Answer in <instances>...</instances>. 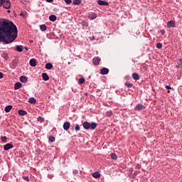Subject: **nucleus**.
I'll return each instance as SVG.
<instances>
[{
	"label": "nucleus",
	"instance_id": "f257e3e1",
	"mask_svg": "<svg viewBox=\"0 0 182 182\" xmlns=\"http://www.w3.org/2000/svg\"><path fill=\"white\" fill-rule=\"evenodd\" d=\"M18 38V28L8 19H0V42L4 45L12 43Z\"/></svg>",
	"mask_w": 182,
	"mask_h": 182
},
{
	"label": "nucleus",
	"instance_id": "f03ea898",
	"mask_svg": "<svg viewBox=\"0 0 182 182\" xmlns=\"http://www.w3.org/2000/svg\"><path fill=\"white\" fill-rule=\"evenodd\" d=\"M82 126L85 130H89V129H90V130H95V129L97 127V123L91 122L90 124L89 122H83Z\"/></svg>",
	"mask_w": 182,
	"mask_h": 182
},
{
	"label": "nucleus",
	"instance_id": "7ed1b4c3",
	"mask_svg": "<svg viewBox=\"0 0 182 182\" xmlns=\"http://www.w3.org/2000/svg\"><path fill=\"white\" fill-rule=\"evenodd\" d=\"M0 6H3L5 9L11 8V1L9 0H0Z\"/></svg>",
	"mask_w": 182,
	"mask_h": 182
},
{
	"label": "nucleus",
	"instance_id": "20e7f679",
	"mask_svg": "<svg viewBox=\"0 0 182 182\" xmlns=\"http://www.w3.org/2000/svg\"><path fill=\"white\" fill-rule=\"evenodd\" d=\"M100 58L99 57H95L93 58L92 60V63L93 65H95V66H97L100 63Z\"/></svg>",
	"mask_w": 182,
	"mask_h": 182
},
{
	"label": "nucleus",
	"instance_id": "39448f33",
	"mask_svg": "<svg viewBox=\"0 0 182 182\" xmlns=\"http://www.w3.org/2000/svg\"><path fill=\"white\" fill-rule=\"evenodd\" d=\"M97 4L98 5H101L102 6H107L109 5V2L105 1L103 0H98Z\"/></svg>",
	"mask_w": 182,
	"mask_h": 182
},
{
	"label": "nucleus",
	"instance_id": "423d86ee",
	"mask_svg": "<svg viewBox=\"0 0 182 182\" xmlns=\"http://www.w3.org/2000/svg\"><path fill=\"white\" fill-rule=\"evenodd\" d=\"M63 127L64 130H66V131L69 130V129H70V122H64Z\"/></svg>",
	"mask_w": 182,
	"mask_h": 182
},
{
	"label": "nucleus",
	"instance_id": "0eeeda50",
	"mask_svg": "<svg viewBox=\"0 0 182 182\" xmlns=\"http://www.w3.org/2000/svg\"><path fill=\"white\" fill-rule=\"evenodd\" d=\"M11 149H14V145H12V144H6L4 146V150H6V151H8Z\"/></svg>",
	"mask_w": 182,
	"mask_h": 182
},
{
	"label": "nucleus",
	"instance_id": "6e6552de",
	"mask_svg": "<svg viewBox=\"0 0 182 182\" xmlns=\"http://www.w3.org/2000/svg\"><path fill=\"white\" fill-rule=\"evenodd\" d=\"M107 73H109V69L108 68H102L100 70V74L101 75H107Z\"/></svg>",
	"mask_w": 182,
	"mask_h": 182
},
{
	"label": "nucleus",
	"instance_id": "1a4fd4ad",
	"mask_svg": "<svg viewBox=\"0 0 182 182\" xmlns=\"http://www.w3.org/2000/svg\"><path fill=\"white\" fill-rule=\"evenodd\" d=\"M22 87V83L20 82H17L14 84V90H18V89H21Z\"/></svg>",
	"mask_w": 182,
	"mask_h": 182
},
{
	"label": "nucleus",
	"instance_id": "9d476101",
	"mask_svg": "<svg viewBox=\"0 0 182 182\" xmlns=\"http://www.w3.org/2000/svg\"><path fill=\"white\" fill-rule=\"evenodd\" d=\"M132 78L134 80H140V75L137 73H132Z\"/></svg>",
	"mask_w": 182,
	"mask_h": 182
},
{
	"label": "nucleus",
	"instance_id": "9b49d317",
	"mask_svg": "<svg viewBox=\"0 0 182 182\" xmlns=\"http://www.w3.org/2000/svg\"><path fill=\"white\" fill-rule=\"evenodd\" d=\"M175 25H176V23H174V21H169L167 23L168 28H174Z\"/></svg>",
	"mask_w": 182,
	"mask_h": 182
},
{
	"label": "nucleus",
	"instance_id": "f8f14e48",
	"mask_svg": "<svg viewBox=\"0 0 182 182\" xmlns=\"http://www.w3.org/2000/svg\"><path fill=\"white\" fill-rule=\"evenodd\" d=\"M42 77H43V80H45L46 82L49 80V75H48V73H42Z\"/></svg>",
	"mask_w": 182,
	"mask_h": 182
},
{
	"label": "nucleus",
	"instance_id": "ddd939ff",
	"mask_svg": "<svg viewBox=\"0 0 182 182\" xmlns=\"http://www.w3.org/2000/svg\"><path fill=\"white\" fill-rule=\"evenodd\" d=\"M18 113L20 116H26L28 114V112L23 109H19Z\"/></svg>",
	"mask_w": 182,
	"mask_h": 182
},
{
	"label": "nucleus",
	"instance_id": "4468645a",
	"mask_svg": "<svg viewBox=\"0 0 182 182\" xmlns=\"http://www.w3.org/2000/svg\"><path fill=\"white\" fill-rule=\"evenodd\" d=\"M29 63H30V66L35 68V66H36V60L33 58L30 60Z\"/></svg>",
	"mask_w": 182,
	"mask_h": 182
},
{
	"label": "nucleus",
	"instance_id": "2eb2a0df",
	"mask_svg": "<svg viewBox=\"0 0 182 182\" xmlns=\"http://www.w3.org/2000/svg\"><path fill=\"white\" fill-rule=\"evenodd\" d=\"M20 81L22 83H26V82H28V77H26V76L22 75L20 77Z\"/></svg>",
	"mask_w": 182,
	"mask_h": 182
},
{
	"label": "nucleus",
	"instance_id": "dca6fc26",
	"mask_svg": "<svg viewBox=\"0 0 182 182\" xmlns=\"http://www.w3.org/2000/svg\"><path fill=\"white\" fill-rule=\"evenodd\" d=\"M135 110L137 112H139V110H143V105L141 104H138L135 107Z\"/></svg>",
	"mask_w": 182,
	"mask_h": 182
},
{
	"label": "nucleus",
	"instance_id": "f3484780",
	"mask_svg": "<svg viewBox=\"0 0 182 182\" xmlns=\"http://www.w3.org/2000/svg\"><path fill=\"white\" fill-rule=\"evenodd\" d=\"M16 50L17 52H22L23 50V46H16Z\"/></svg>",
	"mask_w": 182,
	"mask_h": 182
},
{
	"label": "nucleus",
	"instance_id": "a211bd4d",
	"mask_svg": "<svg viewBox=\"0 0 182 182\" xmlns=\"http://www.w3.org/2000/svg\"><path fill=\"white\" fill-rule=\"evenodd\" d=\"M28 103H31V105H35V103H36V99H35V97H30L28 99Z\"/></svg>",
	"mask_w": 182,
	"mask_h": 182
},
{
	"label": "nucleus",
	"instance_id": "6ab92c4d",
	"mask_svg": "<svg viewBox=\"0 0 182 182\" xmlns=\"http://www.w3.org/2000/svg\"><path fill=\"white\" fill-rule=\"evenodd\" d=\"M6 113H9L12 110V105H7L4 109Z\"/></svg>",
	"mask_w": 182,
	"mask_h": 182
},
{
	"label": "nucleus",
	"instance_id": "aec40b11",
	"mask_svg": "<svg viewBox=\"0 0 182 182\" xmlns=\"http://www.w3.org/2000/svg\"><path fill=\"white\" fill-rule=\"evenodd\" d=\"M92 177H94V178H100V173L96 171V172H94L92 173Z\"/></svg>",
	"mask_w": 182,
	"mask_h": 182
},
{
	"label": "nucleus",
	"instance_id": "412c9836",
	"mask_svg": "<svg viewBox=\"0 0 182 182\" xmlns=\"http://www.w3.org/2000/svg\"><path fill=\"white\" fill-rule=\"evenodd\" d=\"M53 68V65H52V63H48L46 64V69H48V70H50V69H52Z\"/></svg>",
	"mask_w": 182,
	"mask_h": 182
},
{
	"label": "nucleus",
	"instance_id": "4be33fe9",
	"mask_svg": "<svg viewBox=\"0 0 182 182\" xmlns=\"http://www.w3.org/2000/svg\"><path fill=\"white\" fill-rule=\"evenodd\" d=\"M40 29H41V31H42V32H45V31H46V29H47L46 25H45V24L41 25Z\"/></svg>",
	"mask_w": 182,
	"mask_h": 182
},
{
	"label": "nucleus",
	"instance_id": "5701e85b",
	"mask_svg": "<svg viewBox=\"0 0 182 182\" xmlns=\"http://www.w3.org/2000/svg\"><path fill=\"white\" fill-rule=\"evenodd\" d=\"M73 5H80L82 4V0H73Z\"/></svg>",
	"mask_w": 182,
	"mask_h": 182
},
{
	"label": "nucleus",
	"instance_id": "b1692460",
	"mask_svg": "<svg viewBox=\"0 0 182 182\" xmlns=\"http://www.w3.org/2000/svg\"><path fill=\"white\" fill-rule=\"evenodd\" d=\"M49 20L51 21V22H55V21H56V16L55 15H50Z\"/></svg>",
	"mask_w": 182,
	"mask_h": 182
},
{
	"label": "nucleus",
	"instance_id": "393cba45",
	"mask_svg": "<svg viewBox=\"0 0 182 182\" xmlns=\"http://www.w3.org/2000/svg\"><path fill=\"white\" fill-rule=\"evenodd\" d=\"M110 157L112 159V160H117V155L114 153H112L110 154Z\"/></svg>",
	"mask_w": 182,
	"mask_h": 182
},
{
	"label": "nucleus",
	"instance_id": "a878e982",
	"mask_svg": "<svg viewBox=\"0 0 182 182\" xmlns=\"http://www.w3.org/2000/svg\"><path fill=\"white\" fill-rule=\"evenodd\" d=\"M1 57L4 58V60H8V53H4L3 54H1Z\"/></svg>",
	"mask_w": 182,
	"mask_h": 182
},
{
	"label": "nucleus",
	"instance_id": "bb28decb",
	"mask_svg": "<svg viewBox=\"0 0 182 182\" xmlns=\"http://www.w3.org/2000/svg\"><path fill=\"white\" fill-rule=\"evenodd\" d=\"M37 120L40 122V123H42V122H45V118H43V117H38Z\"/></svg>",
	"mask_w": 182,
	"mask_h": 182
},
{
	"label": "nucleus",
	"instance_id": "cd10ccee",
	"mask_svg": "<svg viewBox=\"0 0 182 182\" xmlns=\"http://www.w3.org/2000/svg\"><path fill=\"white\" fill-rule=\"evenodd\" d=\"M7 139H8V138H6V136H1V140L2 143H6Z\"/></svg>",
	"mask_w": 182,
	"mask_h": 182
},
{
	"label": "nucleus",
	"instance_id": "c85d7f7f",
	"mask_svg": "<svg viewBox=\"0 0 182 182\" xmlns=\"http://www.w3.org/2000/svg\"><path fill=\"white\" fill-rule=\"evenodd\" d=\"M75 132H80V127L79 126V124L75 125Z\"/></svg>",
	"mask_w": 182,
	"mask_h": 182
},
{
	"label": "nucleus",
	"instance_id": "c756f323",
	"mask_svg": "<svg viewBox=\"0 0 182 182\" xmlns=\"http://www.w3.org/2000/svg\"><path fill=\"white\" fill-rule=\"evenodd\" d=\"M49 140L51 141V143L55 142V136H49Z\"/></svg>",
	"mask_w": 182,
	"mask_h": 182
},
{
	"label": "nucleus",
	"instance_id": "7c9ffc66",
	"mask_svg": "<svg viewBox=\"0 0 182 182\" xmlns=\"http://www.w3.org/2000/svg\"><path fill=\"white\" fill-rule=\"evenodd\" d=\"M78 82L80 85H83V83H85V78H80Z\"/></svg>",
	"mask_w": 182,
	"mask_h": 182
},
{
	"label": "nucleus",
	"instance_id": "2f4dec72",
	"mask_svg": "<svg viewBox=\"0 0 182 182\" xmlns=\"http://www.w3.org/2000/svg\"><path fill=\"white\" fill-rule=\"evenodd\" d=\"M125 86H127V87H132L133 84H132L130 82H125Z\"/></svg>",
	"mask_w": 182,
	"mask_h": 182
},
{
	"label": "nucleus",
	"instance_id": "473e14b6",
	"mask_svg": "<svg viewBox=\"0 0 182 182\" xmlns=\"http://www.w3.org/2000/svg\"><path fill=\"white\" fill-rule=\"evenodd\" d=\"M156 48H157L158 49H161V48H163V45H161V43H158L156 44Z\"/></svg>",
	"mask_w": 182,
	"mask_h": 182
},
{
	"label": "nucleus",
	"instance_id": "72a5a7b5",
	"mask_svg": "<svg viewBox=\"0 0 182 182\" xmlns=\"http://www.w3.org/2000/svg\"><path fill=\"white\" fill-rule=\"evenodd\" d=\"M12 65H13V66H16V65H18V60H12Z\"/></svg>",
	"mask_w": 182,
	"mask_h": 182
},
{
	"label": "nucleus",
	"instance_id": "f704fd0d",
	"mask_svg": "<svg viewBox=\"0 0 182 182\" xmlns=\"http://www.w3.org/2000/svg\"><path fill=\"white\" fill-rule=\"evenodd\" d=\"M65 4H67L68 5H70V4H72V0H64Z\"/></svg>",
	"mask_w": 182,
	"mask_h": 182
},
{
	"label": "nucleus",
	"instance_id": "c9c22d12",
	"mask_svg": "<svg viewBox=\"0 0 182 182\" xmlns=\"http://www.w3.org/2000/svg\"><path fill=\"white\" fill-rule=\"evenodd\" d=\"M23 180L26 181H29V177L28 176H23Z\"/></svg>",
	"mask_w": 182,
	"mask_h": 182
},
{
	"label": "nucleus",
	"instance_id": "e433bc0d",
	"mask_svg": "<svg viewBox=\"0 0 182 182\" xmlns=\"http://www.w3.org/2000/svg\"><path fill=\"white\" fill-rule=\"evenodd\" d=\"M178 65H181V66H182V59L181 58L178 60Z\"/></svg>",
	"mask_w": 182,
	"mask_h": 182
},
{
	"label": "nucleus",
	"instance_id": "4c0bfd02",
	"mask_svg": "<svg viewBox=\"0 0 182 182\" xmlns=\"http://www.w3.org/2000/svg\"><path fill=\"white\" fill-rule=\"evenodd\" d=\"M166 89H167L168 90H171V87H170V85H166Z\"/></svg>",
	"mask_w": 182,
	"mask_h": 182
},
{
	"label": "nucleus",
	"instance_id": "58836bf2",
	"mask_svg": "<svg viewBox=\"0 0 182 182\" xmlns=\"http://www.w3.org/2000/svg\"><path fill=\"white\" fill-rule=\"evenodd\" d=\"M176 68H178L179 69L181 68H182L181 64L178 63V65H176Z\"/></svg>",
	"mask_w": 182,
	"mask_h": 182
},
{
	"label": "nucleus",
	"instance_id": "ea45409f",
	"mask_svg": "<svg viewBox=\"0 0 182 182\" xmlns=\"http://www.w3.org/2000/svg\"><path fill=\"white\" fill-rule=\"evenodd\" d=\"M2 77H4V73L0 72V79H2Z\"/></svg>",
	"mask_w": 182,
	"mask_h": 182
},
{
	"label": "nucleus",
	"instance_id": "a19ab883",
	"mask_svg": "<svg viewBox=\"0 0 182 182\" xmlns=\"http://www.w3.org/2000/svg\"><path fill=\"white\" fill-rule=\"evenodd\" d=\"M73 174H77V173H79V172L77 170H75V171H73Z\"/></svg>",
	"mask_w": 182,
	"mask_h": 182
},
{
	"label": "nucleus",
	"instance_id": "79ce46f5",
	"mask_svg": "<svg viewBox=\"0 0 182 182\" xmlns=\"http://www.w3.org/2000/svg\"><path fill=\"white\" fill-rule=\"evenodd\" d=\"M161 35H164V33H166V31L164 30H161Z\"/></svg>",
	"mask_w": 182,
	"mask_h": 182
},
{
	"label": "nucleus",
	"instance_id": "37998d69",
	"mask_svg": "<svg viewBox=\"0 0 182 182\" xmlns=\"http://www.w3.org/2000/svg\"><path fill=\"white\" fill-rule=\"evenodd\" d=\"M92 19H95V18H97V16H96V14H94L93 15H92Z\"/></svg>",
	"mask_w": 182,
	"mask_h": 182
},
{
	"label": "nucleus",
	"instance_id": "c03bdc74",
	"mask_svg": "<svg viewBox=\"0 0 182 182\" xmlns=\"http://www.w3.org/2000/svg\"><path fill=\"white\" fill-rule=\"evenodd\" d=\"M46 2H53V0H46Z\"/></svg>",
	"mask_w": 182,
	"mask_h": 182
},
{
	"label": "nucleus",
	"instance_id": "a18cd8bd",
	"mask_svg": "<svg viewBox=\"0 0 182 182\" xmlns=\"http://www.w3.org/2000/svg\"><path fill=\"white\" fill-rule=\"evenodd\" d=\"M24 49H26V50H29V49L28 48V47H24Z\"/></svg>",
	"mask_w": 182,
	"mask_h": 182
},
{
	"label": "nucleus",
	"instance_id": "49530a36",
	"mask_svg": "<svg viewBox=\"0 0 182 182\" xmlns=\"http://www.w3.org/2000/svg\"><path fill=\"white\" fill-rule=\"evenodd\" d=\"M8 14H11V10L7 11Z\"/></svg>",
	"mask_w": 182,
	"mask_h": 182
},
{
	"label": "nucleus",
	"instance_id": "de8ad7c7",
	"mask_svg": "<svg viewBox=\"0 0 182 182\" xmlns=\"http://www.w3.org/2000/svg\"><path fill=\"white\" fill-rule=\"evenodd\" d=\"M168 93H170V90H168Z\"/></svg>",
	"mask_w": 182,
	"mask_h": 182
},
{
	"label": "nucleus",
	"instance_id": "09e8293b",
	"mask_svg": "<svg viewBox=\"0 0 182 182\" xmlns=\"http://www.w3.org/2000/svg\"><path fill=\"white\" fill-rule=\"evenodd\" d=\"M20 15H21V16H22V15H23L22 13Z\"/></svg>",
	"mask_w": 182,
	"mask_h": 182
}]
</instances>
